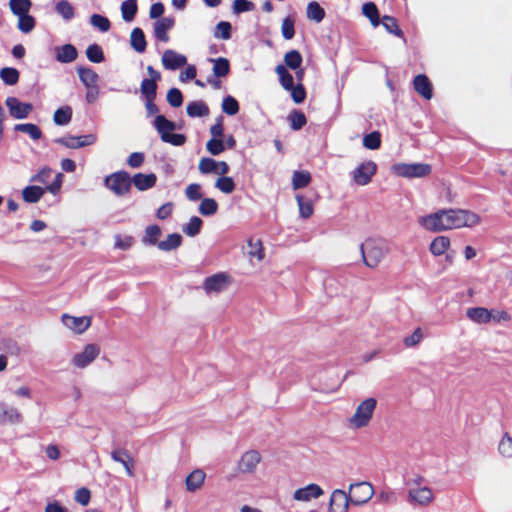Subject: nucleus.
<instances>
[{"label": "nucleus", "mask_w": 512, "mask_h": 512, "mask_svg": "<svg viewBox=\"0 0 512 512\" xmlns=\"http://www.w3.org/2000/svg\"><path fill=\"white\" fill-rule=\"evenodd\" d=\"M479 221L476 213L463 209H443L418 219L423 228L432 232L473 227Z\"/></svg>", "instance_id": "1"}, {"label": "nucleus", "mask_w": 512, "mask_h": 512, "mask_svg": "<svg viewBox=\"0 0 512 512\" xmlns=\"http://www.w3.org/2000/svg\"><path fill=\"white\" fill-rule=\"evenodd\" d=\"M154 101L155 98L145 99V109L148 117L156 115L152 125L158 132L160 139L173 146L184 145L186 136L184 134L172 133L176 129V124L168 120L164 115L158 114L159 108Z\"/></svg>", "instance_id": "2"}, {"label": "nucleus", "mask_w": 512, "mask_h": 512, "mask_svg": "<svg viewBox=\"0 0 512 512\" xmlns=\"http://www.w3.org/2000/svg\"><path fill=\"white\" fill-rule=\"evenodd\" d=\"M361 257L369 268H375L386 253L385 242L381 239L369 238L360 245Z\"/></svg>", "instance_id": "3"}, {"label": "nucleus", "mask_w": 512, "mask_h": 512, "mask_svg": "<svg viewBox=\"0 0 512 512\" xmlns=\"http://www.w3.org/2000/svg\"><path fill=\"white\" fill-rule=\"evenodd\" d=\"M376 405L377 401L375 398L370 397L363 400L357 406L355 413L349 418V426L354 429H360L368 426L373 417Z\"/></svg>", "instance_id": "4"}, {"label": "nucleus", "mask_w": 512, "mask_h": 512, "mask_svg": "<svg viewBox=\"0 0 512 512\" xmlns=\"http://www.w3.org/2000/svg\"><path fill=\"white\" fill-rule=\"evenodd\" d=\"M104 186L114 195L122 197L131 190V176L124 170L111 173L104 178Z\"/></svg>", "instance_id": "5"}, {"label": "nucleus", "mask_w": 512, "mask_h": 512, "mask_svg": "<svg viewBox=\"0 0 512 512\" xmlns=\"http://www.w3.org/2000/svg\"><path fill=\"white\" fill-rule=\"evenodd\" d=\"M393 172L404 178H422L431 173V166L425 163H396Z\"/></svg>", "instance_id": "6"}, {"label": "nucleus", "mask_w": 512, "mask_h": 512, "mask_svg": "<svg viewBox=\"0 0 512 512\" xmlns=\"http://www.w3.org/2000/svg\"><path fill=\"white\" fill-rule=\"evenodd\" d=\"M349 492L352 498V504L362 506L373 497L374 488L369 482L363 481L350 484Z\"/></svg>", "instance_id": "7"}, {"label": "nucleus", "mask_w": 512, "mask_h": 512, "mask_svg": "<svg viewBox=\"0 0 512 512\" xmlns=\"http://www.w3.org/2000/svg\"><path fill=\"white\" fill-rule=\"evenodd\" d=\"M100 354V347L97 344H87L81 352L76 353L71 363L80 369L89 366Z\"/></svg>", "instance_id": "8"}, {"label": "nucleus", "mask_w": 512, "mask_h": 512, "mask_svg": "<svg viewBox=\"0 0 512 512\" xmlns=\"http://www.w3.org/2000/svg\"><path fill=\"white\" fill-rule=\"evenodd\" d=\"M98 140L95 133H89L81 136H64L55 140L56 143L69 149H79L94 145Z\"/></svg>", "instance_id": "9"}, {"label": "nucleus", "mask_w": 512, "mask_h": 512, "mask_svg": "<svg viewBox=\"0 0 512 512\" xmlns=\"http://www.w3.org/2000/svg\"><path fill=\"white\" fill-rule=\"evenodd\" d=\"M377 172V164L374 161H365L352 171L353 181L360 186L370 183L372 177Z\"/></svg>", "instance_id": "10"}, {"label": "nucleus", "mask_w": 512, "mask_h": 512, "mask_svg": "<svg viewBox=\"0 0 512 512\" xmlns=\"http://www.w3.org/2000/svg\"><path fill=\"white\" fill-rule=\"evenodd\" d=\"M434 501V493L428 486L411 487L408 489V502L422 507Z\"/></svg>", "instance_id": "11"}, {"label": "nucleus", "mask_w": 512, "mask_h": 512, "mask_svg": "<svg viewBox=\"0 0 512 512\" xmlns=\"http://www.w3.org/2000/svg\"><path fill=\"white\" fill-rule=\"evenodd\" d=\"M230 281L225 273H217L207 277L203 282V289L206 294H218L228 288Z\"/></svg>", "instance_id": "12"}, {"label": "nucleus", "mask_w": 512, "mask_h": 512, "mask_svg": "<svg viewBox=\"0 0 512 512\" xmlns=\"http://www.w3.org/2000/svg\"><path fill=\"white\" fill-rule=\"evenodd\" d=\"M352 504L350 492L342 489H335L330 496L329 509L331 512H348L349 505Z\"/></svg>", "instance_id": "13"}, {"label": "nucleus", "mask_w": 512, "mask_h": 512, "mask_svg": "<svg viewBox=\"0 0 512 512\" xmlns=\"http://www.w3.org/2000/svg\"><path fill=\"white\" fill-rule=\"evenodd\" d=\"M5 104L9 110L10 116L15 119H25L33 110L32 104L21 102L16 97H8Z\"/></svg>", "instance_id": "14"}, {"label": "nucleus", "mask_w": 512, "mask_h": 512, "mask_svg": "<svg viewBox=\"0 0 512 512\" xmlns=\"http://www.w3.org/2000/svg\"><path fill=\"white\" fill-rule=\"evenodd\" d=\"M63 325L76 334L84 333L90 326L92 319L89 316L75 317L69 314L62 315Z\"/></svg>", "instance_id": "15"}, {"label": "nucleus", "mask_w": 512, "mask_h": 512, "mask_svg": "<svg viewBox=\"0 0 512 512\" xmlns=\"http://www.w3.org/2000/svg\"><path fill=\"white\" fill-rule=\"evenodd\" d=\"M161 62L166 70L174 71L187 64V57L172 49L163 52Z\"/></svg>", "instance_id": "16"}, {"label": "nucleus", "mask_w": 512, "mask_h": 512, "mask_svg": "<svg viewBox=\"0 0 512 512\" xmlns=\"http://www.w3.org/2000/svg\"><path fill=\"white\" fill-rule=\"evenodd\" d=\"M261 461V455L256 450L246 451L238 462V470L241 473H254Z\"/></svg>", "instance_id": "17"}, {"label": "nucleus", "mask_w": 512, "mask_h": 512, "mask_svg": "<svg viewBox=\"0 0 512 512\" xmlns=\"http://www.w3.org/2000/svg\"><path fill=\"white\" fill-rule=\"evenodd\" d=\"M175 19L174 17H162L156 20L153 24V34L154 37L164 43L169 41V36L167 32L174 27Z\"/></svg>", "instance_id": "18"}, {"label": "nucleus", "mask_w": 512, "mask_h": 512, "mask_svg": "<svg viewBox=\"0 0 512 512\" xmlns=\"http://www.w3.org/2000/svg\"><path fill=\"white\" fill-rule=\"evenodd\" d=\"M324 494L323 489L314 483L295 490L293 498L296 501L308 502L311 499H317Z\"/></svg>", "instance_id": "19"}, {"label": "nucleus", "mask_w": 512, "mask_h": 512, "mask_svg": "<svg viewBox=\"0 0 512 512\" xmlns=\"http://www.w3.org/2000/svg\"><path fill=\"white\" fill-rule=\"evenodd\" d=\"M111 458L113 461L118 462L123 465L128 476H134V460L129 454V452L125 449H114L111 452Z\"/></svg>", "instance_id": "20"}, {"label": "nucleus", "mask_w": 512, "mask_h": 512, "mask_svg": "<svg viewBox=\"0 0 512 512\" xmlns=\"http://www.w3.org/2000/svg\"><path fill=\"white\" fill-rule=\"evenodd\" d=\"M157 176L154 173H137L131 177V186L134 185L139 191H147L156 184Z\"/></svg>", "instance_id": "21"}, {"label": "nucleus", "mask_w": 512, "mask_h": 512, "mask_svg": "<svg viewBox=\"0 0 512 512\" xmlns=\"http://www.w3.org/2000/svg\"><path fill=\"white\" fill-rule=\"evenodd\" d=\"M415 91L424 99L430 100L433 96L432 85L428 77L424 74L417 75L413 80Z\"/></svg>", "instance_id": "22"}, {"label": "nucleus", "mask_w": 512, "mask_h": 512, "mask_svg": "<svg viewBox=\"0 0 512 512\" xmlns=\"http://www.w3.org/2000/svg\"><path fill=\"white\" fill-rule=\"evenodd\" d=\"M56 60L60 63H71L77 56L78 52L75 46L72 44H65L55 48Z\"/></svg>", "instance_id": "23"}, {"label": "nucleus", "mask_w": 512, "mask_h": 512, "mask_svg": "<svg viewBox=\"0 0 512 512\" xmlns=\"http://www.w3.org/2000/svg\"><path fill=\"white\" fill-rule=\"evenodd\" d=\"M466 315L471 321L478 324L488 323L492 320V311L483 307L468 308Z\"/></svg>", "instance_id": "24"}, {"label": "nucleus", "mask_w": 512, "mask_h": 512, "mask_svg": "<svg viewBox=\"0 0 512 512\" xmlns=\"http://www.w3.org/2000/svg\"><path fill=\"white\" fill-rule=\"evenodd\" d=\"M21 421L22 416L16 408L0 403V423L17 424Z\"/></svg>", "instance_id": "25"}, {"label": "nucleus", "mask_w": 512, "mask_h": 512, "mask_svg": "<svg viewBox=\"0 0 512 512\" xmlns=\"http://www.w3.org/2000/svg\"><path fill=\"white\" fill-rule=\"evenodd\" d=\"M77 73L80 81L86 88L97 86L99 75L92 68L79 66L77 67Z\"/></svg>", "instance_id": "26"}, {"label": "nucleus", "mask_w": 512, "mask_h": 512, "mask_svg": "<svg viewBox=\"0 0 512 512\" xmlns=\"http://www.w3.org/2000/svg\"><path fill=\"white\" fill-rule=\"evenodd\" d=\"M130 45L137 53L146 51L147 42L143 30L139 27L134 28L130 35Z\"/></svg>", "instance_id": "27"}, {"label": "nucleus", "mask_w": 512, "mask_h": 512, "mask_svg": "<svg viewBox=\"0 0 512 512\" xmlns=\"http://www.w3.org/2000/svg\"><path fill=\"white\" fill-rule=\"evenodd\" d=\"M186 112L189 117L196 118L209 115L210 110L204 101L197 100L188 103L186 107Z\"/></svg>", "instance_id": "28"}, {"label": "nucleus", "mask_w": 512, "mask_h": 512, "mask_svg": "<svg viewBox=\"0 0 512 512\" xmlns=\"http://www.w3.org/2000/svg\"><path fill=\"white\" fill-rule=\"evenodd\" d=\"M205 477H206L205 473L200 469H196L193 472H191L186 477L187 490L190 492H194V491L198 490L203 485Z\"/></svg>", "instance_id": "29"}, {"label": "nucleus", "mask_w": 512, "mask_h": 512, "mask_svg": "<svg viewBox=\"0 0 512 512\" xmlns=\"http://www.w3.org/2000/svg\"><path fill=\"white\" fill-rule=\"evenodd\" d=\"M381 24L389 34L402 38L405 41L404 33L400 29L396 18L384 15L382 17Z\"/></svg>", "instance_id": "30"}, {"label": "nucleus", "mask_w": 512, "mask_h": 512, "mask_svg": "<svg viewBox=\"0 0 512 512\" xmlns=\"http://www.w3.org/2000/svg\"><path fill=\"white\" fill-rule=\"evenodd\" d=\"M121 15L122 19L125 22H131L134 20L137 11H138V5L136 0H125L121 4Z\"/></svg>", "instance_id": "31"}, {"label": "nucleus", "mask_w": 512, "mask_h": 512, "mask_svg": "<svg viewBox=\"0 0 512 512\" xmlns=\"http://www.w3.org/2000/svg\"><path fill=\"white\" fill-rule=\"evenodd\" d=\"M182 243V236L178 233L169 234L167 238L160 241L157 247L161 251H172L177 249Z\"/></svg>", "instance_id": "32"}, {"label": "nucleus", "mask_w": 512, "mask_h": 512, "mask_svg": "<svg viewBox=\"0 0 512 512\" xmlns=\"http://www.w3.org/2000/svg\"><path fill=\"white\" fill-rule=\"evenodd\" d=\"M276 74L279 76V82L285 90L292 89L294 85V78L287 70L286 66L279 64L275 68Z\"/></svg>", "instance_id": "33"}, {"label": "nucleus", "mask_w": 512, "mask_h": 512, "mask_svg": "<svg viewBox=\"0 0 512 512\" xmlns=\"http://www.w3.org/2000/svg\"><path fill=\"white\" fill-rule=\"evenodd\" d=\"M161 232V228L158 225L147 226L142 238V243L147 246L157 245L159 243L158 238L161 235Z\"/></svg>", "instance_id": "34"}, {"label": "nucleus", "mask_w": 512, "mask_h": 512, "mask_svg": "<svg viewBox=\"0 0 512 512\" xmlns=\"http://www.w3.org/2000/svg\"><path fill=\"white\" fill-rule=\"evenodd\" d=\"M45 189L40 186H27L22 191V197L27 203H36L43 196Z\"/></svg>", "instance_id": "35"}, {"label": "nucleus", "mask_w": 512, "mask_h": 512, "mask_svg": "<svg viewBox=\"0 0 512 512\" xmlns=\"http://www.w3.org/2000/svg\"><path fill=\"white\" fill-rule=\"evenodd\" d=\"M72 114L73 111L70 106H63L54 112L53 121L56 125L65 126L70 123Z\"/></svg>", "instance_id": "36"}, {"label": "nucleus", "mask_w": 512, "mask_h": 512, "mask_svg": "<svg viewBox=\"0 0 512 512\" xmlns=\"http://www.w3.org/2000/svg\"><path fill=\"white\" fill-rule=\"evenodd\" d=\"M362 13L365 17L370 20L373 27H377L380 24L379 11L375 3L367 2L362 6Z\"/></svg>", "instance_id": "37"}, {"label": "nucleus", "mask_w": 512, "mask_h": 512, "mask_svg": "<svg viewBox=\"0 0 512 512\" xmlns=\"http://www.w3.org/2000/svg\"><path fill=\"white\" fill-rule=\"evenodd\" d=\"M14 130L26 133L33 140H39L42 137L41 129L33 123L16 124Z\"/></svg>", "instance_id": "38"}, {"label": "nucleus", "mask_w": 512, "mask_h": 512, "mask_svg": "<svg viewBox=\"0 0 512 512\" xmlns=\"http://www.w3.org/2000/svg\"><path fill=\"white\" fill-rule=\"evenodd\" d=\"M450 246V240L446 236L436 237L430 244V251L435 256H440L446 252Z\"/></svg>", "instance_id": "39"}, {"label": "nucleus", "mask_w": 512, "mask_h": 512, "mask_svg": "<svg viewBox=\"0 0 512 512\" xmlns=\"http://www.w3.org/2000/svg\"><path fill=\"white\" fill-rule=\"evenodd\" d=\"M203 221L198 216H193L189 219V221L183 226V232L189 237L197 236L202 228Z\"/></svg>", "instance_id": "40"}, {"label": "nucleus", "mask_w": 512, "mask_h": 512, "mask_svg": "<svg viewBox=\"0 0 512 512\" xmlns=\"http://www.w3.org/2000/svg\"><path fill=\"white\" fill-rule=\"evenodd\" d=\"M213 62V74L218 77H226L230 71V63L228 59L219 57L217 59H211Z\"/></svg>", "instance_id": "41"}, {"label": "nucleus", "mask_w": 512, "mask_h": 512, "mask_svg": "<svg viewBox=\"0 0 512 512\" xmlns=\"http://www.w3.org/2000/svg\"><path fill=\"white\" fill-rule=\"evenodd\" d=\"M11 12L17 17L28 14L32 3L30 0H10L9 2Z\"/></svg>", "instance_id": "42"}, {"label": "nucleus", "mask_w": 512, "mask_h": 512, "mask_svg": "<svg viewBox=\"0 0 512 512\" xmlns=\"http://www.w3.org/2000/svg\"><path fill=\"white\" fill-rule=\"evenodd\" d=\"M140 92L145 99L156 98L157 80L144 78L140 85Z\"/></svg>", "instance_id": "43"}, {"label": "nucleus", "mask_w": 512, "mask_h": 512, "mask_svg": "<svg viewBox=\"0 0 512 512\" xmlns=\"http://www.w3.org/2000/svg\"><path fill=\"white\" fill-rule=\"evenodd\" d=\"M306 13L308 19L317 23L321 22L325 17L324 9L315 1L308 3Z\"/></svg>", "instance_id": "44"}, {"label": "nucleus", "mask_w": 512, "mask_h": 512, "mask_svg": "<svg viewBox=\"0 0 512 512\" xmlns=\"http://www.w3.org/2000/svg\"><path fill=\"white\" fill-rule=\"evenodd\" d=\"M55 10L65 21H70L74 18V8L67 0L59 1L55 6Z\"/></svg>", "instance_id": "45"}, {"label": "nucleus", "mask_w": 512, "mask_h": 512, "mask_svg": "<svg viewBox=\"0 0 512 512\" xmlns=\"http://www.w3.org/2000/svg\"><path fill=\"white\" fill-rule=\"evenodd\" d=\"M303 58L299 51L291 50L287 52L284 56V62L286 68L289 67L292 70H297L301 67Z\"/></svg>", "instance_id": "46"}, {"label": "nucleus", "mask_w": 512, "mask_h": 512, "mask_svg": "<svg viewBox=\"0 0 512 512\" xmlns=\"http://www.w3.org/2000/svg\"><path fill=\"white\" fill-rule=\"evenodd\" d=\"M198 210L203 216H212L218 211V203L213 198H204L202 199Z\"/></svg>", "instance_id": "47"}, {"label": "nucleus", "mask_w": 512, "mask_h": 512, "mask_svg": "<svg viewBox=\"0 0 512 512\" xmlns=\"http://www.w3.org/2000/svg\"><path fill=\"white\" fill-rule=\"evenodd\" d=\"M311 181V175L307 171H295L292 176L293 189L306 187Z\"/></svg>", "instance_id": "48"}, {"label": "nucleus", "mask_w": 512, "mask_h": 512, "mask_svg": "<svg viewBox=\"0 0 512 512\" xmlns=\"http://www.w3.org/2000/svg\"><path fill=\"white\" fill-rule=\"evenodd\" d=\"M0 78L6 85H15L19 80V72L12 67H5L0 70Z\"/></svg>", "instance_id": "49"}, {"label": "nucleus", "mask_w": 512, "mask_h": 512, "mask_svg": "<svg viewBox=\"0 0 512 512\" xmlns=\"http://www.w3.org/2000/svg\"><path fill=\"white\" fill-rule=\"evenodd\" d=\"M290 127L292 130H300L307 122L306 116L303 112L294 110L288 115Z\"/></svg>", "instance_id": "50"}, {"label": "nucleus", "mask_w": 512, "mask_h": 512, "mask_svg": "<svg viewBox=\"0 0 512 512\" xmlns=\"http://www.w3.org/2000/svg\"><path fill=\"white\" fill-rule=\"evenodd\" d=\"M498 451L505 458L512 457V437L509 433H505L498 444Z\"/></svg>", "instance_id": "51"}, {"label": "nucleus", "mask_w": 512, "mask_h": 512, "mask_svg": "<svg viewBox=\"0 0 512 512\" xmlns=\"http://www.w3.org/2000/svg\"><path fill=\"white\" fill-rule=\"evenodd\" d=\"M222 111L229 116H234L239 112V103L231 95L224 97L222 101Z\"/></svg>", "instance_id": "52"}, {"label": "nucleus", "mask_w": 512, "mask_h": 512, "mask_svg": "<svg viewBox=\"0 0 512 512\" xmlns=\"http://www.w3.org/2000/svg\"><path fill=\"white\" fill-rule=\"evenodd\" d=\"M86 56L93 63H101L104 61V53L98 44H91L86 49Z\"/></svg>", "instance_id": "53"}, {"label": "nucleus", "mask_w": 512, "mask_h": 512, "mask_svg": "<svg viewBox=\"0 0 512 512\" xmlns=\"http://www.w3.org/2000/svg\"><path fill=\"white\" fill-rule=\"evenodd\" d=\"M381 145V134L373 131L363 137V146L370 150H376Z\"/></svg>", "instance_id": "54"}, {"label": "nucleus", "mask_w": 512, "mask_h": 512, "mask_svg": "<svg viewBox=\"0 0 512 512\" xmlns=\"http://www.w3.org/2000/svg\"><path fill=\"white\" fill-rule=\"evenodd\" d=\"M248 247H249L248 255L250 257L257 258L258 261L263 260L264 252H263V247H262L261 240H259V239L254 240L253 238L249 239L248 240Z\"/></svg>", "instance_id": "55"}, {"label": "nucleus", "mask_w": 512, "mask_h": 512, "mask_svg": "<svg viewBox=\"0 0 512 512\" xmlns=\"http://www.w3.org/2000/svg\"><path fill=\"white\" fill-rule=\"evenodd\" d=\"M215 187L225 194H230L235 189V183L231 177L222 176L216 180Z\"/></svg>", "instance_id": "56"}, {"label": "nucleus", "mask_w": 512, "mask_h": 512, "mask_svg": "<svg viewBox=\"0 0 512 512\" xmlns=\"http://www.w3.org/2000/svg\"><path fill=\"white\" fill-rule=\"evenodd\" d=\"M90 24L101 32H107L111 27L109 19L100 14H93L90 17Z\"/></svg>", "instance_id": "57"}, {"label": "nucleus", "mask_w": 512, "mask_h": 512, "mask_svg": "<svg viewBox=\"0 0 512 512\" xmlns=\"http://www.w3.org/2000/svg\"><path fill=\"white\" fill-rule=\"evenodd\" d=\"M231 29L232 26L229 22L221 21L215 27L214 37L223 40H228L231 38Z\"/></svg>", "instance_id": "58"}, {"label": "nucleus", "mask_w": 512, "mask_h": 512, "mask_svg": "<svg viewBox=\"0 0 512 512\" xmlns=\"http://www.w3.org/2000/svg\"><path fill=\"white\" fill-rule=\"evenodd\" d=\"M300 216L304 219L309 218L313 214V204L305 200L301 195H296Z\"/></svg>", "instance_id": "59"}, {"label": "nucleus", "mask_w": 512, "mask_h": 512, "mask_svg": "<svg viewBox=\"0 0 512 512\" xmlns=\"http://www.w3.org/2000/svg\"><path fill=\"white\" fill-rule=\"evenodd\" d=\"M35 27V19L33 16L26 14L18 17L17 28L23 33L31 32Z\"/></svg>", "instance_id": "60"}, {"label": "nucleus", "mask_w": 512, "mask_h": 512, "mask_svg": "<svg viewBox=\"0 0 512 512\" xmlns=\"http://www.w3.org/2000/svg\"><path fill=\"white\" fill-rule=\"evenodd\" d=\"M166 98L169 105L173 108H178L183 103V95L178 88L169 89Z\"/></svg>", "instance_id": "61"}, {"label": "nucleus", "mask_w": 512, "mask_h": 512, "mask_svg": "<svg viewBox=\"0 0 512 512\" xmlns=\"http://www.w3.org/2000/svg\"><path fill=\"white\" fill-rule=\"evenodd\" d=\"M206 149L211 155L217 156L225 150L224 141L220 138H211L206 143Z\"/></svg>", "instance_id": "62"}, {"label": "nucleus", "mask_w": 512, "mask_h": 512, "mask_svg": "<svg viewBox=\"0 0 512 512\" xmlns=\"http://www.w3.org/2000/svg\"><path fill=\"white\" fill-rule=\"evenodd\" d=\"M281 33L284 39L290 40L295 35V28H294V19L291 17H286L282 21L281 25Z\"/></svg>", "instance_id": "63"}, {"label": "nucleus", "mask_w": 512, "mask_h": 512, "mask_svg": "<svg viewBox=\"0 0 512 512\" xmlns=\"http://www.w3.org/2000/svg\"><path fill=\"white\" fill-rule=\"evenodd\" d=\"M217 161L213 158L204 157L200 160L198 169L202 174L215 173Z\"/></svg>", "instance_id": "64"}]
</instances>
